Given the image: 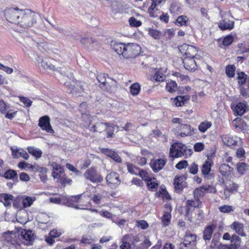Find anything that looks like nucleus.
I'll return each mask as SVG.
<instances>
[{
	"label": "nucleus",
	"instance_id": "1",
	"mask_svg": "<svg viewBox=\"0 0 249 249\" xmlns=\"http://www.w3.org/2000/svg\"><path fill=\"white\" fill-rule=\"evenodd\" d=\"M112 49L119 55H122L124 58H135L139 54L140 47L135 43L114 42L111 44Z\"/></svg>",
	"mask_w": 249,
	"mask_h": 249
},
{
	"label": "nucleus",
	"instance_id": "2",
	"mask_svg": "<svg viewBox=\"0 0 249 249\" xmlns=\"http://www.w3.org/2000/svg\"><path fill=\"white\" fill-rule=\"evenodd\" d=\"M36 22L35 13L28 9L24 10L23 15L20 17V23L18 25L23 28L26 29L33 26Z\"/></svg>",
	"mask_w": 249,
	"mask_h": 249
},
{
	"label": "nucleus",
	"instance_id": "3",
	"mask_svg": "<svg viewBox=\"0 0 249 249\" xmlns=\"http://www.w3.org/2000/svg\"><path fill=\"white\" fill-rule=\"evenodd\" d=\"M24 10L16 8H10L5 10L6 20L11 23L18 24L20 23V17L23 15Z\"/></svg>",
	"mask_w": 249,
	"mask_h": 249
},
{
	"label": "nucleus",
	"instance_id": "4",
	"mask_svg": "<svg viewBox=\"0 0 249 249\" xmlns=\"http://www.w3.org/2000/svg\"><path fill=\"white\" fill-rule=\"evenodd\" d=\"M187 149L186 145L182 142H175L170 146L169 156L173 159L183 157L186 155Z\"/></svg>",
	"mask_w": 249,
	"mask_h": 249
},
{
	"label": "nucleus",
	"instance_id": "5",
	"mask_svg": "<svg viewBox=\"0 0 249 249\" xmlns=\"http://www.w3.org/2000/svg\"><path fill=\"white\" fill-rule=\"evenodd\" d=\"M84 176L86 179L92 183H101L104 179L96 167L94 166L88 168L84 174Z\"/></svg>",
	"mask_w": 249,
	"mask_h": 249
},
{
	"label": "nucleus",
	"instance_id": "6",
	"mask_svg": "<svg viewBox=\"0 0 249 249\" xmlns=\"http://www.w3.org/2000/svg\"><path fill=\"white\" fill-rule=\"evenodd\" d=\"M0 112L5 115V117L12 120L17 114L18 110L11 108V106L7 104L2 99L0 100Z\"/></svg>",
	"mask_w": 249,
	"mask_h": 249
},
{
	"label": "nucleus",
	"instance_id": "7",
	"mask_svg": "<svg viewBox=\"0 0 249 249\" xmlns=\"http://www.w3.org/2000/svg\"><path fill=\"white\" fill-rule=\"evenodd\" d=\"M178 49L184 57H196V54L198 51V48L186 43H184L181 46H179Z\"/></svg>",
	"mask_w": 249,
	"mask_h": 249
},
{
	"label": "nucleus",
	"instance_id": "8",
	"mask_svg": "<svg viewBox=\"0 0 249 249\" xmlns=\"http://www.w3.org/2000/svg\"><path fill=\"white\" fill-rule=\"evenodd\" d=\"M186 177L185 175L176 176L174 179L173 185L175 191L180 193L186 187Z\"/></svg>",
	"mask_w": 249,
	"mask_h": 249
},
{
	"label": "nucleus",
	"instance_id": "9",
	"mask_svg": "<svg viewBox=\"0 0 249 249\" xmlns=\"http://www.w3.org/2000/svg\"><path fill=\"white\" fill-rule=\"evenodd\" d=\"M221 138L223 143L231 148L237 146L239 142L241 140L240 138L230 134L223 135Z\"/></svg>",
	"mask_w": 249,
	"mask_h": 249
},
{
	"label": "nucleus",
	"instance_id": "10",
	"mask_svg": "<svg viewBox=\"0 0 249 249\" xmlns=\"http://www.w3.org/2000/svg\"><path fill=\"white\" fill-rule=\"evenodd\" d=\"M50 121V118L48 116H42L39 119L38 125L42 130L53 134L54 133V130L52 127Z\"/></svg>",
	"mask_w": 249,
	"mask_h": 249
},
{
	"label": "nucleus",
	"instance_id": "11",
	"mask_svg": "<svg viewBox=\"0 0 249 249\" xmlns=\"http://www.w3.org/2000/svg\"><path fill=\"white\" fill-rule=\"evenodd\" d=\"M107 184L111 187H116L121 184L120 176L117 173L112 171L106 178Z\"/></svg>",
	"mask_w": 249,
	"mask_h": 249
},
{
	"label": "nucleus",
	"instance_id": "12",
	"mask_svg": "<svg viewBox=\"0 0 249 249\" xmlns=\"http://www.w3.org/2000/svg\"><path fill=\"white\" fill-rule=\"evenodd\" d=\"M231 107L235 115L242 116L246 112L248 105L246 102H239L237 104L232 103Z\"/></svg>",
	"mask_w": 249,
	"mask_h": 249
},
{
	"label": "nucleus",
	"instance_id": "13",
	"mask_svg": "<svg viewBox=\"0 0 249 249\" xmlns=\"http://www.w3.org/2000/svg\"><path fill=\"white\" fill-rule=\"evenodd\" d=\"M190 99V96L189 95H178L171 98L170 100L173 107H181L185 105Z\"/></svg>",
	"mask_w": 249,
	"mask_h": 249
},
{
	"label": "nucleus",
	"instance_id": "14",
	"mask_svg": "<svg viewBox=\"0 0 249 249\" xmlns=\"http://www.w3.org/2000/svg\"><path fill=\"white\" fill-rule=\"evenodd\" d=\"M167 162L166 160L162 159H153L150 162V166L155 173L161 170Z\"/></svg>",
	"mask_w": 249,
	"mask_h": 249
},
{
	"label": "nucleus",
	"instance_id": "15",
	"mask_svg": "<svg viewBox=\"0 0 249 249\" xmlns=\"http://www.w3.org/2000/svg\"><path fill=\"white\" fill-rule=\"evenodd\" d=\"M196 57H184L182 60L185 69L190 71H195L197 68V65L195 59Z\"/></svg>",
	"mask_w": 249,
	"mask_h": 249
},
{
	"label": "nucleus",
	"instance_id": "16",
	"mask_svg": "<svg viewBox=\"0 0 249 249\" xmlns=\"http://www.w3.org/2000/svg\"><path fill=\"white\" fill-rule=\"evenodd\" d=\"M194 199H189L186 202L185 213L188 214L192 208H200L202 205V201L199 199L194 198Z\"/></svg>",
	"mask_w": 249,
	"mask_h": 249
},
{
	"label": "nucleus",
	"instance_id": "17",
	"mask_svg": "<svg viewBox=\"0 0 249 249\" xmlns=\"http://www.w3.org/2000/svg\"><path fill=\"white\" fill-rule=\"evenodd\" d=\"M164 206L167 209V210L164 212L163 216L161 217V222L163 226L167 227L170 224L171 219V213L172 209L171 206L168 204H166Z\"/></svg>",
	"mask_w": 249,
	"mask_h": 249
},
{
	"label": "nucleus",
	"instance_id": "18",
	"mask_svg": "<svg viewBox=\"0 0 249 249\" xmlns=\"http://www.w3.org/2000/svg\"><path fill=\"white\" fill-rule=\"evenodd\" d=\"M179 135L181 137L192 136L194 134L195 129L188 124H180L179 125Z\"/></svg>",
	"mask_w": 249,
	"mask_h": 249
},
{
	"label": "nucleus",
	"instance_id": "19",
	"mask_svg": "<svg viewBox=\"0 0 249 249\" xmlns=\"http://www.w3.org/2000/svg\"><path fill=\"white\" fill-rule=\"evenodd\" d=\"M18 167L21 169H25V168H27L28 169H31L35 172L44 171L45 172H46V169L45 168H41L38 165H36V164L35 165L30 164L25 161L19 162L18 163Z\"/></svg>",
	"mask_w": 249,
	"mask_h": 249
},
{
	"label": "nucleus",
	"instance_id": "20",
	"mask_svg": "<svg viewBox=\"0 0 249 249\" xmlns=\"http://www.w3.org/2000/svg\"><path fill=\"white\" fill-rule=\"evenodd\" d=\"M107 76V74H106L105 73H101L100 74L98 75L97 79L98 82L100 83V87L101 88H103L104 86H107V87H105V88L104 89L107 91V92H112V87L109 86L107 83L106 82Z\"/></svg>",
	"mask_w": 249,
	"mask_h": 249
},
{
	"label": "nucleus",
	"instance_id": "21",
	"mask_svg": "<svg viewBox=\"0 0 249 249\" xmlns=\"http://www.w3.org/2000/svg\"><path fill=\"white\" fill-rule=\"evenodd\" d=\"M13 198H14V196L11 194L7 193L0 194V202L2 203L6 207H11Z\"/></svg>",
	"mask_w": 249,
	"mask_h": 249
},
{
	"label": "nucleus",
	"instance_id": "22",
	"mask_svg": "<svg viewBox=\"0 0 249 249\" xmlns=\"http://www.w3.org/2000/svg\"><path fill=\"white\" fill-rule=\"evenodd\" d=\"M213 164V161L209 159L206 160L203 163L201 167V171L204 177H207L210 174Z\"/></svg>",
	"mask_w": 249,
	"mask_h": 249
},
{
	"label": "nucleus",
	"instance_id": "23",
	"mask_svg": "<svg viewBox=\"0 0 249 249\" xmlns=\"http://www.w3.org/2000/svg\"><path fill=\"white\" fill-rule=\"evenodd\" d=\"M196 235L191 232L190 231H187L183 238V244L191 246L192 244L196 242Z\"/></svg>",
	"mask_w": 249,
	"mask_h": 249
},
{
	"label": "nucleus",
	"instance_id": "24",
	"mask_svg": "<svg viewBox=\"0 0 249 249\" xmlns=\"http://www.w3.org/2000/svg\"><path fill=\"white\" fill-rule=\"evenodd\" d=\"M80 199L79 196H71L65 200V203L69 207L78 209Z\"/></svg>",
	"mask_w": 249,
	"mask_h": 249
},
{
	"label": "nucleus",
	"instance_id": "25",
	"mask_svg": "<svg viewBox=\"0 0 249 249\" xmlns=\"http://www.w3.org/2000/svg\"><path fill=\"white\" fill-rule=\"evenodd\" d=\"M109 123L98 122L95 124L92 125L90 128V131L93 132L102 133L105 131L106 126H109Z\"/></svg>",
	"mask_w": 249,
	"mask_h": 249
},
{
	"label": "nucleus",
	"instance_id": "26",
	"mask_svg": "<svg viewBox=\"0 0 249 249\" xmlns=\"http://www.w3.org/2000/svg\"><path fill=\"white\" fill-rule=\"evenodd\" d=\"M231 227L239 235L243 237L246 236V234L244 231V226L242 223L237 221H234L231 225Z\"/></svg>",
	"mask_w": 249,
	"mask_h": 249
},
{
	"label": "nucleus",
	"instance_id": "27",
	"mask_svg": "<svg viewBox=\"0 0 249 249\" xmlns=\"http://www.w3.org/2000/svg\"><path fill=\"white\" fill-rule=\"evenodd\" d=\"M216 227V225L215 224L206 226L203 233V238L205 240H210L211 239L212 234Z\"/></svg>",
	"mask_w": 249,
	"mask_h": 249
},
{
	"label": "nucleus",
	"instance_id": "28",
	"mask_svg": "<svg viewBox=\"0 0 249 249\" xmlns=\"http://www.w3.org/2000/svg\"><path fill=\"white\" fill-rule=\"evenodd\" d=\"M160 5L152 3L150 6L148 8L147 13L149 16L152 18H157L159 15L160 14L161 11L159 8Z\"/></svg>",
	"mask_w": 249,
	"mask_h": 249
},
{
	"label": "nucleus",
	"instance_id": "29",
	"mask_svg": "<svg viewBox=\"0 0 249 249\" xmlns=\"http://www.w3.org/2000/svg\"><path fill=\"white\" fill-rule=\"evenodd\" d=\"M155 196L157 197H161L163 201H169L171 199L165 187H160L159 190L156 192Z\"/></svg>",
	"mask_w": 249,
	"mask_h": 249
},
{
	"label": "nucleus",
	"instance_id": "30",
	"mask_svg": "<svg viewBox=\"0 0 249 249\" xmlns=\"http://www.w3.org/2000/svg\"><path fill=\"white\" fill-rule=\"evenodd\" d=\"M237 75L238 86L244 85L246 83L249 84V76H248L244 71H238Z\"/></svg>",
	"mask_w": 249,
	"mask_h": 249
},
{
	"label": "nucleus",
	"instance_id": "31",
	"mask_svg": "<svg viewBox=\"0 0 249 249\" xmlns=\"http://www.w3.org/2000/svg\"><path fill=\"white\" fill-rule=\"evenodd\" d=\"M146 184L148 190L150 191H155L159 185V183L157 179L154 177H152L148 180L146 182Z\"/></svg>",
	"mask_w": 249,
	"mask_h": 249
},
{
	"label": "nucleus",
	"instance_id": "32",
	"mask_svg": "<svg viewBox=\"0 0 249 249\" xmlns=\"http://www.w3.org/2000/svg\"><path fill=\"white\" fill-rule=\"evenodd\" d=\"M174 23L178 27L187 26L189 23V18L185 15H181L177 18Z\"/></svg>",
	"mask_w": 249,
	"mask_h": 249
},
{
	"label": "nucleus",
	"instance_id": "33",
	"mask_svg": "<svg viewBox=\"0 0 249 249\" xmlns=\"http://www.w3.org/2000/svg\"><path fill=\"white\" fill-rule=\"evenodd\" d=\"M241 240L236 234H233L231 237V244L229 245L230 249H239L240 247Z\"/></svg>",
	"mask_w": 249,
	"mask_h": 249
},
{
	"label": "nucleus",
	"instance_id": "34",
	"mask_svg": "<svg viewBox=\"0 0 249 249\" xmlns=\"http://www.w3.org/2000/svg\"><path fill=\"white\" fill-rule=\"evenodd\" d=\"M219 170L222 176L229 177L232 171L233 168L228 164L223 163L220 165Z\"/></svg>",
	"mask_w": 249,
	"mask_h": 249
},
{
	"label": "nucleus",
	"instance_id": "35",
	"mask_svg": "<svg viewBox=\"0 0 249 249\" xmlns=\"http://www.w3.org/2000/svg\"><path fill=\"white\" fill-rule=\"evenodd\" d=\"M232 125L238 130H243L246 128V124L244 121L239 118H237L233 120Z\"/></svg>",
	"mask_w": 249,
	"mask_h": 249
},
{
	"label": "nucleus",
	"instance_id": "36",
	"mask_svg": "<svg viewBox=\"0 0 249 249\" xmlns=\"http://www.w3.org/2000/svg\"><path fill=\"white\" fill-rule=\"evenodd\" d=\"M206 189L204 186H201L199 187L196 188L193 192L194 198H196L200 200L206 195Z\"/></svg>",
	"mask_w": 249,
	"mask_h": 249
},
{
	"label": "nucleus",
	"instance_id": "37",
	"mask_svg": "<svg viewBox=\"0 0 249 249\" xmlns=\"http://www.w3.org/2000/svg\"><path fill=\"white\" fill-rule=\"evenodd\" d=\"M165 78L166 76L164 73L160 70H157L153 75L151 80L153 82H162Z\"/></svg>",
	"mask_w": 249,
	"mask_h": 249
},
{
	"label": "nucleus",
	"instance_id": "38",
	"mask_svg": "<svg viewBox=\"0 0 249 249\" xmlns=\"http://www.w3.org/2000/svg\"><path fill=\"white\" fill-rule=\"evenodd\" d=\"M178 89V84L176 82L170 80L166 82L165 89L169 93H173L176 91Z\"/></svg>",
	"mask_w": 249,
	"mask_h": 249
},
{
	"label": "nucleus",
	"instance_id": "39",
	"mask_svg": "<svg viewBox=\"0 0 249 249\" xmlns=\"http://www.w3.org/2000/svg\"><path fill=\"white\" fill-rule=\"evenodd\" d=\"M7 179H14L18 178L17 172L16 170L13 169H8L5 171H4L2 175L1 176Z\"/></svg>",
	"mask_w": 249,
	"mask_h": 249
},
{
	"label": "nucleus",
	"instance_id": "40",
	"mask_svg": "<svg viewBox=\"0 0 249 249\" xmlns=\"http://www.w3.org/2000/svg\"><path fill=\"white\" fill-rule=\"evenodd\" d=\"M130 94L135 96L138 95L141 89V85L139 83L136 82L132 84L129 88Z\"/></svg>",
	"mask_w": 249,
	"mask_h": 249
},
{
	"label": "nucleus",
	"instance_id": "41",
	"mask_svg": "<svg viewBox=\"0 0 249 249\" xmlns=\"http://www.w3.org/2000/svg\"><path fill=\"white\" fill-rule=\"evenodd\" d=\"M212 125L210 121H204L202 122L198 126V129L201 133H205Z\"/></svg>",
	"mask_w": 249,
	"mask_h": 249
},
{
	"label": "nucleus",
	"instance_id": "42",
	"mask_svg": "<svg viewBox=\"0 0 249 249\" xmlns=\"http://www.w3.org/2000/svg\"><path fill=\"white\" fill-rule=\"evenodd\" d=\"M218 26L223 31L226 30H231L234 28V22H227L223 20L219 23Z\"/></svg>",
	"mask_w": 249,
	"mask_h": 249
},
{
	"label": "nucleus",
	"instance_id": "43",
	"mask_svg": "<svg viewBox=\"0 0 249 249\" xmlns=\"http://www.w3.org/2000/svg\"><path fill=\"white\" fill-rule=\"evenodd\" d=\"M21 235L24 240L30 242L33 240V234L31 230H23L21 232Z\"/></svg>",
	"mask_w": 249,
	"mask_h": 249
},
{
	"label": "nucleus",
	"instance_id": "44",
	"mask_svg": "<svg viewBox=\"0 0 249 249\" xmlns=\"http://www.w3.org/2000/svg\"><path fill=\"white\" fill-rule=\"evenodd\" d=\"M111 8L112 12L116 14L120 13L123 10V5L119 1H113L111 4Z\"/></svg>",
	"mask_w": 249,
	"mask_h": 249
},
{
	"label": "nucleus",
	"instance_id": "45",
	"mask_svg": "<svg viewBox=\"0 0 249 249\" xmlns=\"http://www.w3.org/2000/svg\"><path fill=\"white\" fill-rule=\"evenodd\" d=\"M125 164L127 166L128 172L132 174L138 175L141 170L140 168L137 167L133 164L130 163L128 162H126Z\"/></svg>",
	"mask_w": 249,
	"mask_h": 249
},
{
	"label": "nucleus",
	"instance_id": "46",
	"mask_svg": "<svg viewBox=\"0 0 249 249\" xmlns=\"http://www.w3.org/2000/svg\"><path fill=\"white\" fill-rule=\"evenodd\" d=\"M236 67L234 65H228L226 67V74L229 78H232L235 75Z\"/></svg>",
	"mask_w": 249,
	"mask_h": 249
},
{
	"label": "nucleus",
	"instance_id": "47",
	"mask_svg": "<svg viewBox=\"0 0 249 249\" xmlns=\"http://www.w3.org/2000/svg\"><path fill=\"white\" fill-rule=\"evenodd\" d=\"M148 34L155 39H159L161 36V33L160 31L153 28H148Z\"/></svg>",
	"mask_w": 249,
	"mask_h": 249
},
{
	"label": "nucleus",
	"instance_id": "48",
	"mask_svg": "<svg viewBox=\"0 0 249 249\" xmlns=\"http://www.w3.org/2000/svg\"><path fill=\"white\" fill-rule=\"evenodd\" d=\"M27 150L28 152L34 156L36 159L41 157L42 152L40 149H36L33 147H28Z\"/></svg>",
	"mask_w": 249,
	"mask_h": 249
},
{
	"label": "nucleus",
	"instance_id": "49",
	"mask_svg": "<svg viewBox=\"0 0 249 249\" xmlns=\"http://www.w3.org/2000/svg\"><path fill=\"white\" fill-rule=\"evenodd\" d=\"M129 234H125L122 240V244L120 246V249H131V244L126 241V240L129 238Z\"/></svg>",
	"mask_w": 249,
	"mask_h": 249
},
{
	"label": "nucleus",
	"instance_id": "50",
	"mask_svg": "<svg viewBox=\"0 0 249 249\" xmlns=\"http://www.w3.org/2000/svg\"><path fill=\"white\" fill-rule=\"evenodd\" d=\"M117 127L115 125H111L109 124V126H106L105 131L106 132L107 137L108 138H112L114 137V127Z\"/></svg>",
	"mask_w": 249,
	"mask_h": 249
},
{
	"label": "nucleus",
	"instance_id": "51",
	"mask_svg": "<svg viewBox=\"0 0 249 249\" xmlns=\"http://www.w3.org/2000/svg\"><path fill=\"white\" fill-rule=\"evenodd\" d=\"M248 165L244 162H239L237 164L236 168L240 175H243L247 170Z\"/></svg>",
	"mask_w": 249,
	"mask_h": 249
},
{
	"label": "nucleus",
	"instance_id": "52",
	"mask_svg": "<svg viewBox=\"0 0 249 249\" xmlns=\"http://www.w3.org/2000/svg\"><path fill=\"white\" fill-rule=\"evenodd\" d=\"M22 201V199L19 196L15 198L14 197L13 198L12 203L13 204V207L16 209H21L23 208Z\"/></svg>",
	"mask_w": 249,
	"mask_h": 249
},
{
	"label": "nucleus",
	"instance_id": "53",
	"mask_svg": "<svg viewBox=\"0 0 249 249\" xmlns=\"http://www.w3.org/2000/svg\"><path fill=\"white\" fill-rule=\"evenodd\" d=\"M35 199L30 196H26L24 198L22 199V205L23 208H27L31 206L33 203Z\"/></svg>",
	"mask_w": 249,
	"mask_h": 249
},
{
	"label": "nucleus",
	"instance_id": "54",
	"mask_svg": "<svg viewBox=\"0 0 249 249\" xmlns=\"http://www.w3.org/2000/svg\"><path fill=\"white\" fill-rule=\"evenodd\" d=\"M219 210L222 213H229L234 211V208L230 205H224L219 207Z\"/></svg>",
	"mask_w": 249,
	"mask_h": 249
},
{
	"label": "nucleus",
	"instance_id": "55",
	"mask_svg": "<svg viewBox=\"0 0 249 249\" xmlns=\"http://www.w3.org/2000/svg\"><path fill=\"white\" fill-rule=\"evenodd\" d=\"M238 188V186L235 183H233L232 184L229 186V187L226 186L224 189V193L225 195H227V193H232L233 192L237 191Z\"/></svg>",
	"mask_w": 249,
	"mask_h": 249
},
{
	"label": "nucleus",
	"instance_id": "56",
	"mask_svg": "<svg viewBox=\"0 0 249 249\" xmlns=\"http://www.w3.org/2000/svg\"><path fill=\"white\" fill-rule=\"evenodd\" d=\"M234 39L232 36L229 34L225 36L222 40V44L225 46H229L233 42Z\"/></svg>",
	"mask_w": 249,
	"mask_h": 249
},
{
	"label": "nucleus",
	"instance_id": "57",
	"mask_svg": "<svg viewBox=\"0 0 249 249\" xmlns=\"http://www.w3.org/2000/svg\"><path fill=\"white\" fill-rule=\"evenodd\" d=\"M239 86L241 95L246 98L249 97V84H247V88H245L244 85Z\"/></svg>",
	"mask_w": 249,
	"mask_h": 249
},
{
	"label": "nucleus",
	"instance_id": "58",
	"mask_svg": "<svg viewBox=\"0 0 249 249\" xmlns=\"http://www.w3.org/2000/svg\"><path fill=\"white\" fill-rule=\"evenodd\" d=\"M138 175H139L145 182L152 177L149 176V173L147 171L143 169L140 170Z\"/></svg>",
	"mask_w": 249,
	"mask_h": 249
},
{
	"label": "nucleus",
	"instance_id": "59",
	"mask_svg": "<svg viewBox=\"0 0 249 249\" xmlns=\"http://www.w3.org/2000/svg\"><path fill=\"white\" fill-rule=\"evenodd\" d=\"M58 181L63 186L67 185H71L72 183V180L68 178L65 174L60 178V179L58 180Z\"/></svg>",
	"mask_w": 249,
	"mask_h": 249
},
{
	"label": "nucleus",
	"instance_id": "60",
	"mask_svg": "<svg viewBox=\"0 0 249 249\" xmlns=\"http://www.w3.org/2000/svg\"><path fill=\"white\" fill-rule=\"evenodd\" d=\"M58 181L63 186L67 185H71L72 183V180L68 178L65 174L60 178V179L58 180Z\"/></svg>",
	"mask_w": 249,
	"mask_h": 249
},
{
	"label": "nucleus",
	"instance_id": "61",
	"mask_svg": "<svg viewBox=\"0 0 249 249\" xmlns=\"http://www.w3.org/2000/svg\"><path fill=\"white\" fill-rule=\"evenodd\" d=\"M129 24L131 27H138L142 24L140 20H137L135 18L131 17L129 19Z\"/></svg>",
	"mask_w": 249,
	"mask_h": 249
},
{
	"label": "nucleus",
	"instance_id": "62",
	"mask_svg": "<svg viewBox=\"0 0 249 249\" xmlns=\"http://www.w3.org/2000/svg\"><path fill=\"white\" fill-rule=\"evenodd\" d=\"M198 170V166L196 162L192 163L188 167L189 173L193 175H196L197 173Z\"/></svg>",
	"mask_w": 249,
	"mask_h": 249
},
{
	"label": "nucleus",
	"instance_id": "63",
	"mask_svg": "<svg viewBox=\"0 0 249 249\" xmlns=\"http://www.w3.org/2000/svg\"><path fill=\"white\" fill-rule=\"evenodd\" d=\"M19 99L20 101L23 103L26 107L31 106L33 102L29 98L24 96H19Z\"/></svg>",
	"mask_w": 249,
	"mask_h": 249
},
{
	"label": "nucleus",
	"instance_id": "64",
	"mask_svg": "<svg viewBox=\"0 0 249 249\" xmlns=\"http://www.w3.org/2000/svg\"><path fill=\"white\" fill-rule=\"evenodd\" d=\"M136 226L138 227H140L142 230H145L149 227L148 223L143 220H137Z\"/></svg>",
	"mask_w": 249,
	"mask_h": 249
}]
</instances>
